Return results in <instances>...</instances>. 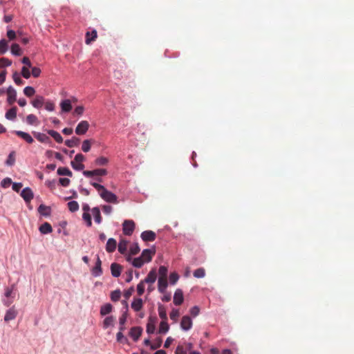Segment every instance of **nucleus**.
<instances>
[{"instance_id": "obj_39", "label": "nucleus", "mask_w": 354, "mask_h": 354, "mask_svg": "<svg viewBox=\"0 0 354 354\" xmlns=\"http://www.w3.org/2000/svg\"><path fill=\"white\" fill-rule=\"evenodd\" d=\"M92 140H85L83 141L82 142V150L84 151V152H88L91 149V143H92Z\"/></svg>"}, {"instance_id": "obj_32", "label": "nucleus", "mask_w": 354, "mask_h": 354, "mask_svg": "<svg viewBox=\"0 0 354 354\" xmlns=\"http://www.w3.org/2000/svg\"><path fill=\"white\" fill-rule=\"evenodd\" d=\"M113 309V306L111 304H106L102 306L100 308V314L102 316L109 314Z\"/></svg>"}, {"instance_id": "obj_57", "label": "nucleus", "mask_w": 354, "mask_h": 354, "mask_svg": "<svg viewBox=\"0 0 354 354\" xmlns=\"http://www.w3.org/2000/svg\"><path fill=\"white\" fill-rule=\"evenodd\" d=\"M179 279V276L176 272H172L169 275V281L171 284H175Z\"/></svg>"}, {"instance_id": "obj_35", "label": "nucleus", "mask_w": 354, "mask_h": 354, "mask_svg": "<svg viewBox=\"0 0 354 354\" xmlns=\"http://www.w3.org/2000/svg\"><path fill=\"white\" fill-rule=\"evenodd\" d=\"M169 329V324L167 322V320H162L160 324L158 333H166Z\"/></svg>"}, {"instance_id": "obj_7", "label": "nucleus", "mask_w": 354, "mask_h": 354, "mask_svg": "<svg viewBox=\"0 0 354 354\" xmlns=\"http://www.w3.org/2000/svg\"><path fill=\"white\" fill-rule=\"evenodd\" d=\"M21 196L24 198L26 203H30L33 198L34 194L30 188L26 187L21 191Z\"/></svg>"}, {"instance_id": "obj_52", "label": "nucleus", "mask_w": 354, "mask_h": 354, "mask_svg": "<svg viewBox=\"0 0 354 354\" xmlns=\"http://www.w3.org/2000/svg\"><path fill=\"white\" fill-rule=\"evenodd\" d=\"M91 185L97 190L100 195V193L103 192V191L106 189L103 185L97 183L91 182Z\"/></svg>"}, {"instance_id": "obj_24", "label": "nucleus", "mask_w": 354, "mask_h": 354, "mask_svg": "<svg viewBox=\"0 0 354 354\" xmlns=\"http://www.w3.org/2000/svg\"><path fill=\"white\" fill-rule=\"evenodd\" d=\"M143 306L142 299H135L131 303V308L136 312L140 311Z\"/></svg>"}, {"instance_id": "obj_28", "label": "nucleus", "mask_w": 354, "mask_h": 354, "mask_svg": "<svg viewBox=\"0 0 354 354\" xmlns=\"http://www.w3.org/2000/svg\"><path fill=\"white\" fill-rule=\"evenodd\" d=\"M129 242L126 240H121L118 244V251L120 253L124 254L127 251Z\"/></svg>"}, {"instance_id": "obj_50", "label": "nucleus", "mask_w": 354, "mask_h": 354, "mask_svg": "<svg viewBox=\"0 0 354 354\" xmlns=\"http://www.w3.org/2000/svg\"><path fill=\"white\" fill-rule=\"evenodd\" d=\"M117 341L120 343H127L128 339L127 337H125L123 334L122 331L120 330L117 335H116Z\"/></svg>"}, {"instance_id": "obj_19", "label": "nucleus", "mask_w": 354, "mask_h": 354, "mask_svg": "<svg viewBox=\"0 0 354 354\" xmlns=\"http://www.w3.org/2000/svg\"><path fill=\"white\" fill-rule=\"evenodd\" d=\"M157 278V274L155 270H151L147 277L142 281L144 283H153Z\"/></svg>"}, {"instance_id": "obj_29", "label": "nucleus", "mask_w": 354, "mask_h": 354, "mask_svg": "<svg viewBox=\"0 0 354 354\" xmlns=\"http://www.w3.org/2000/svg\"><path fill=\"white\" fill-rule=\"evenodd\" d=\"M91 212H92L93 216L94 217L95 221L97 223H100L102 221V217H101V214H100L99 207H93L91 209Z\"/></svg>"}, {"instance_id": "obj_62", "label": "nucleus", "mask_w": 354, "mask_h": 354, "mask_svg": "<svg viewBox=\"0 0 354 354\" xmlns=\"http://www.w3.org/2000/svg\"><path fill=\"white\" fill-rule=\"evenodd\" d=\"M179 311L177 309H173L170 313V318L174 321H176L177 318L179 317Z\"/></svg>"}, {"instance_id": "obj_46", "label": "nucleus", "mask_w": 354, "mask_h": 354, "mask_svg": "<svg viewBox=\"0 0 354 354\" xmlns=\"http://www.w3.org/2000/svg\"><path fill=\"white\" fill-rule=\"evenodd\" d=\"M121 296V292L119 290H114L111 293V299L113 301H118Z\"/></svg>"}, {"instance_id": "obj_9", "label": "nucleus", "mask_w": 354, "mask_h": 354, "mask_svg": "<svg viewBox=\"0 0 354 354\" xmlns=\"http://www.w3.org/2000/svg\"><path fill=\"white\" fill-rule=\"evenodd\" d=\"M156 237V233L151 230L144 231L141 234V238L144 241H153Z\"/></svg>"}, {"instance_id": "obj_4", "label": "nucleus", "mask_w": 354, "mask_h": 354, "mask_svg": "<svg viewBox=\"0 0 354 354\" xmlns=\"http://www.w3.org/2000/svg\"><path fill=\"white\" fill-rule=\"evenodd\" d=\"M89 128V123L86 120L81 121L75 128L77 135H84Z\"/></svg>"}, {"instance_id": "obj_48", "label": "nucleus", "mask_w": 354, "mask_h": 354, "mask_svg": "<svg viewBox=\"0 0 354 354\" xmlns=\"http://www.w3.org/2000/svg\"><path fill=\"white\" fill-rule=\"evenodd\" d=\"M24 93L27 97H32L35 93V90L32 86H26L24 89Z\"/></svg>"}, {"instance_id": "obj_8", "label": "nucleus", "mask_w": 354, "mask_h": 354, "mask_svg": "<svg viewBox=\"0 0 354 354\" xmlns=\"http://www.w3.org/2000/svg\"><path fill=\"white\" fill-rule=\"evenodd\" d=\"M8 102L9 104H12L17 100V92L12 86H9L7 89Z\"/></svg>"}, {"instance_id": "obj_49", "label": "nucleus", "mask_w": 354, "mask_h": 354, "mask_svg": "<svg viewBox=\"0 0 354 354\" xmlns=\"http://www.w3.org/2000/svg\"><path fill=\"white\" fill-rule=\"evenodd\" d=\"M82 218L86 222L88 227H91L92 225L91 216L89 212H84L82 214Z\"/></svg>"}, {"instance_id": "obj_27", "label": "nucleus", "mask_w": 354, "mask_h": 354, "mask_svg": "<svg viewBox=\"0 0 354 354\" xmlns=\"http://www.w3.org/2000/svg\"><path fill=\"white\" fill-rule=\"evenodd\" d=\"M156 329L155 326V319H153L152 317H149V322L147 324V333L148 334H152L154 333Z\"/></svg>"}, {"instance_id": "obj_6", "label": "nucleus", "mask_w": 354, "mask_h": 354, "mask_svg": "<svg viewBox=\"0 0 354 354\" xmlns=\"http://www.w3.org/2000/svg\"><path fill=\"white\" fill-rule=\"evenodd\" d=\"M142 329L141 327L135 326L132 327L129 331V336L133 339L134 342L138 341L142 335Z\"/></svg>"}, {"instance_id": "obj_13", "label": "nucleus", "mask_w": 354, "mask_h": 354, "mask_svg": "<svg viewBox=\"0 0 354 354\" xmlns=\"http://www.w3.org/2000/svg\"><path fill=\"white\" fill-rule=\"evenodd\" d=\"M155 254V251L149 249H145L142 251L140 257L145 261V262H149L152 259V256Z\"/></svg>"}, {"instance_id": "obj_37", "label": "nucleus", "mask_w": 354, "mask_h": 354, "mask_svg": "<svg viewBox=\"0 0 354 354\" xmlns=\"http://www.w3.org/2000/svg\"><path fill=\"white\" fill-rule=\"evenodd\" d=\"M115 318L113 316L106 317L103 322L104 328H107L111 326H113Z\"/></svg>"}, {"instance_id": "obj_12", "label": "nucleus", "mask_w": 354, "mask_h": 354, "mask_svg": "<svg viewBox=\"0 0 354 354\" xmlns=\"http://www.w3.org/2000/svg\"><path fill=\"white\" fill-rule=\"evenodd\" d=\"M14 133L29 144H32L34 142L33 138L28 133L21 131H15Z\"/></svg>"}, {"instance_id": "obj_45", "label": "nucleus", "mask_w": 354, "mask_h": 354, "mask_svg": "<svg viewBox=\"0 0 354 354\" xmlns=\"http://www.w3.org/2000/svg\"><path fill=\"white\" fill-rule=\"evenodd\" d=\"M8 50V41L3 39L0 41V53L4 54Z\"/></svg>"}, {"instance_id": "obj_42", "label": "nucleus", "mask_w": 354, "mask_h": 354, "mask_svg": "<svg viewBox=\"0 0 354 354\" xmlns=\"http://www.w3.org/2000/svg\"><path fill=\"white\" fill-rule=\"evenodd\" d=\"M193 274L196 278H203L205 275V270L204 268H200L195 270Z\"/></svg>"}, {"instance_id": "obj_33", "label": "nucleus", "mask_w": 354, "mask_h": 354, "mask_svg": "<svg viewBox=\"0 0 354 354\" xmlns=\"http://www.w3.org/2000/svg\"><path fill=\"white\" fill-rule=\"evenodd\" d=\"M26 122L30 125H37L39 124L38 119L34 114H29L26 116Z\"/></svg>"}, {"instance_id": "obj_21", "label": "nucleus", "mask_w": 354, "mask_h": 354, "mask_svg": "<svg viewBox=\"0 0 354 354\" xmlns=\"http://www.w3.org/2000/svg\"><path fill=\"white\" fill-rule=\"evenodd\" d=\"M158 288L161 293L165 292L167 287V278L159 277Z\"/></svg>"}, {"instance_id": "obj_43", "label": "nucleus", "mask_w": 354, "mask_h": 354, "mask_svg": "<svg viewBox=\"0 0 354 354\" xmlns=\"http://www.w3.org/2000/svg\"><path fill=\"white\" fill-rule=\"evenodd\" d=\"M108 162H109L108 158H106L104 156H100L95 160V165H99V166L106 165H107Z\"/></svg>"}, {"instance_id": "obj_22", "label": "nucleus", "mask_w": 354, "mask_h": 354, "mask_svg": "<svg viewBox=\"0 0 354 354\" xmlns=\"http://www.w3.org/2000/svg\"><path fill=\"white\" fill-rule=\"evenodd\" d=\"M60 106L63 112H70L72 109L71 101L70 100H62Z\"/></svg>"}, {"instance_id": "obj_11", "label": "nucleus", "mask_w": 354, "mask_h": 354, "mask_svg": "<svg viewBox=\"0 0 354 354\" xmlns=\"http://www.w3.org/2000/svg\"><path fill=\"white\" fill-rule=\"evenodd\" d=\"M184 300L183 291L177 289L174 295V304L176 306L180 305Z\"/></svg>"}, {"instance_id": "obj_44", "label": "nucleus", "mask_w": 354, "mask_h": 354, "mask_svg": "<svg viewBox=\"0 0 354 354\" xmlns=\"http://www.w3.org/2000/svg\"><path fill=\"white\" fill-rule=\"evenodd\" d=\"M127 322V313H124L122 315V316L119 319V323H120V330L123 331L125 329L124 324Z\"/></svg>"}, {"instance_id": "obj_5", "label": "nucleus", "mask_w": 354, "mask_h": 354, "mask_svg": "<svg viewBox=\"0 0 354 354\" xmlns=\"http://www.w3.org/2000/svg\"><path fill=\"white\" fill-rule=\"evenodd\" d=\"M192 320L188 315H185L182 317L180 322V327L184 330H188L192 327Z\"/></svg>"}, {"instance_id": "obj_3", "label": "nucleus", "mask_w": 354, "mask_h": 354, "mask_svg": "<svg viewBox=\"0 0 354 354\" xmlns=\"http://www.w3.org/2000/svg\"><path fill=\"white\" fill-rule=\"evenodd\" d=\"M135 229V223L131 220H126L123 223V233L127 236H130Z\"/></svg>"}, {"instance_id": "obj_23", "label": "nucleus", "mask_w": 354, "mask_h": 354, "mask_svg": "<svg viewBox=\"0 0 354 354\" xmlns=\"http://www.w3.org/2000/svg\"><path fill=\"white\" fill-rule=\"evenodd\" d=\"M33 134L36 139H37L41 142L47 143L50 142V138L44 133L33 132Z\"/></svg>"}, {"instance_id": "obj_31", "label": "nucleus", "mask_w": 354, "mask_h": 354, "mask_svg": "<svg viewBox=\"0 0 354 354\" xmlns=\"http://www.w3.org/2000/svg\"><path fill=\"white\" fill-rule=\"evenodd\" d=\"M48 133L52 136L57 142L62 143L63 142L62 136L57 131L54 130H48Z\"/></svg>"}, {"instance_id": "obj_1", "label": "nucleus", "mask_w": 354, "mask_h": 354, "mask_svg": "<svg viewBox=\"0 0 354 354\" xmlns=\"http://www.w3.org/2000/svg\"><path fill=\"white\" fill-rule=\"evenodd\" d=\"M100 196L107 203H112L115 204L118 203L117 196L106 189H105L103 192L100 193Z\"/></svg>"}, {"instance_id": "obj_38", "label": "nucleus", "mask_w": 354, "mask_h": 354, "mask_svg": "<svg viewBox=\"0 0 354 354\" xmlns=\"http://www.w3.org/2000/svg\"><path fill=\"white\" fill-rule=\"evenodd\" d=\"M38 212L42 215L48 216L50 214V209L49 207L41 204L38 207Z\"/></svg>"}, {"instance_id": "obj_64", "label": "nucleus", "mask_w": 354, "mask_h": 354, "mask_svg": "<svg viewBox=\"0 0 354 354\" xmlns=\"http://www.w3.org/2000/svg\"><path fill=\"white\" fill-rule=\"evenodd\" d=\"M175 354H187V351L183 346L178 345L176 349Z\"/></svg>"}, {"instance_id": "obj_40", "label": "nucleus", "mask_w": 354, "mask_h": 354, "mask_svg": "<svg viewBox=\"0 0 354 354\" xmlns=\"http://www.w3.org/2000/svg\"><path fill=\"white\" fill-rule=\"evenodd\" d=\"M67 205H68V209L71 212H75L77 211L79 209V204L77 201H73L68 202Z\"/></svg>"}, {"instance_id": "obj_34", "label": "nucleus", "mask_w": 354, "mask_h": 354, "mask_svg": "<svg viewBox=\"0 0 354 354\" xmlns=\"http://www.w3.org/2000/svg\"><path fill=\"white\" fill-rule=\"evenodd\" d=\"M57 172L60 176H68L70 177L73 176L72 171L68 167H59Z\"/></svg>"}, {"instance_id": "obj_15", "label": "nucleus", "mask_w": 354, "mask_h": 354, "mask_svg": "<svg viewBox=\"0 0 354 354\" xmlns=\"http://www.w3.org/2000/svg\"><path fill=\"white\" fill-rule=\"evenodd\" d=\"M116 246H117L116 241L113 238H110L107 241V243L106 245V250L109 253L113 252L115 250Z\"/></svg>"}, {"instance_id": "obj_63", "label": "nucleus", "mask_w": 354, "mask_h": 354, "mask_svg": "<svg viewBox=\"0 0 354 354\" xmlns=\"http://www.w3.org/2000/svg\"><path fill=\"white\" fill-rule=\"evenodd\" d=\"M84 111V107L83 106H77L73 111V115H82Z\"/></svg>"}, {"instance_id": "obj_55", "label": "nucleus", "mask_w": 354, "mask_h": 354, "mask_svg": "<svg viewBox=\"0 0 354 354\" xmlns=\"http://www.w3.org/2000/svg\"><path fill=\"white\" fill-rule=\"evenodd\" d=\"M158 272H159V274H160L159 277L167 278V268L165 266H161L159 268Z\"/></svg>"}, {"instance_id": "obj_17", "label": "nucleus", "mask_w": 354, "mask_h": 354, "mask_svg": "<svg viewBox=\"0 0 354 354\" xmlns=\"http://www.w3.org/2000/svg\"><path fill=\"white\" fill-rule=\"evenodd\" d=\"M127 261H132V264L136 268H141L145 263V261L140 257L132 259V258L130 256H128L127 257Z\"/></svg>"}, {"instance_id": "obj_2", "label": "nucleus", "mask_w": 354, "mask_h": 354, "mask_svg": "<svg viewBox=\"0 0 354 354\" xmlns=\"http://www.w3.org/2000/svg\"><path fill=\"white\" fill-rule=\"evenodd\" d=\"M107 174V171L105 169H96L92 171L85 170L83 171V175L87 178H91L95 176H103Z\"/></svg>"}, {"instance_id": "obj_56", "label": "nucleus", "mask_w": 354, "mask_h": 354, "mask_svg": "<svg viewBox=\"0 0 354 354\" xmlns=\"http://www.w3.org/2000/svg\"><path fill=\"white\" fill-rule=\"evenodd\" d=\"M137 292L139 296H141L145 292V283L141 281L137 286Z\"/></svg>"}, {"instance_id": "obj_18", "label": "nucleus", "mask_w": 354, "mask_h": 354, "mask_svg": "<svg viewBox=\"0 0 354 354\" xmlns=\"http://www.w3.org/2000/svg\"><path fill=\"white\" fill-rule=\"evenodd\" d=\"M44 97L41 95H37L36 97L31 102L32 105L37 109L41 108L44 104Z\"/></svg>"}, {"instance_id": "obj_53", "label": "nucleus", "mask_w": 354, "mask_h": 354, "mask_svg": "<svg viewBox=\"0 0 354 354\" xmlns=\"http://www.w3.org/2000/svg\"><path fill=\"white\" fill-rule=\"evenodd\" d=\"M91 185L97 190L100 195V193L103 192V191L106 189L103 185L97 183L91 182Z\"/></svg>"}, {"instance_id": "obj_54", "label": "nucleus", "mask_w": 354, "mask_h": 354, "mask_svg": "<svg viewBox=\"0 0 354 354\" xmlns=\"http://www.w3.org/2000/svg\"><path fill=\"white\" fill-rule=\"evenodd\" d=\"M21 75L26 79L30 78L31 73L29 71V68L26 66H23L21 68Z\"/></svg>"}, {"instance_id": "obj_25", "label": "nucleus", "mask_w": 354, "mask_h": 354, "mask_svg": "<svg viewBox=\"0 0 354 354\" xmlns=\"http://www.w3.org/2000/svg\"><path fill=\"white\" fill-rule=\"evenodd\" d=\"M17 108L16 106H13L6 112V118L8 120H13L17 118Z\"/></svg>"}, {"instance_id": "obj_47", "label": "nucleus", "mask_w": 354, "mask_h": 354, "mask_svg": "<svg viewBox=\"0 0 354 354\" xmlns=\"http://www.w3.org/2000/svg\"><path fill=\"white\" fill-rule=\"evenodd\" d=\"M12 78H13V80H14L15 83L17 85H22L24 83V82L20 77L19 74L17 72H15L13 73Z\"/></svg>"}, {"instance_id": "obj_41", "label": "nucleus", "mask_w": 354, "mask_h": 354, "mask_svg": "<svg viewBox=\"0 0 354 354\" xmlns=\"http://www.w3.org/2000/svg\"><path fill=\"white\" fill-rule=\"evenodd\" d=\"M11 52L13 55L19 56L21 55L22 52L20 48V46L17 44H13L11 46Z\"/></svg>"}, {"instance_id": "obj_30", "label": "nucleus", "mask_w": 354, "mask_h": 354, "mask_svg": "<svg viewBox=\"0 0 354 354\" xmlns=\"http://www.w3.org/2000/svg\"><path fill=\"white\" fill-rule=\"evenodd\" d=\"M39 231L41 234H49L52 232L53 228L48 223H44L39 227Z\"/></svg>"}, {"instance_id": "obj_51", "label": "nucleus", "mask_w": 354, "mask_h": 354, "mask_svg": "<svg viewBox=\"0 0 354 354\" xmlns=\"http://www.w3.org/2000/svg\"><path fill=\"white\" fill-rule=\"evenodd\" d=\"M71 165L75 170L81 171L84 168V165L82 163L75 162V161H71Z\"/></svg>"}, {"instance_id": "obj_26", "label": "nucleus", "mask_w": 354, "mask_h": 354, "mask_svg": "<svg viewBox=\"0 0 354 354\" xmlns=\"http://www.w3.org/2000/svg\"><path fill=\"white\" fill-rule=\"evenodd\" d=\"M80 142V139L79 138L73 137L70 140H66L65 141V145L68 147H77L79 145Z\"/></svg>"}, {"instance_id": "obj_10", "label": "nucleus", "mask_w": 354, "mask_h": 354, "mask_svg": "<svg viewBox=\"0 0 354 354\" xmlns=\"http://www.w3.org/2000/svg\"><path fill=\"white\" fill-rule=\"evenodd\" d=\"M101 265H102V261H101L99 256H97V261L95 263V266L92 269V274L93 276L99 277L102 274Z\"/></svg>"}, {"instance_id": "obj_20", "label": "nucleus", "mask_w": 354, "mask_h": 354, "mask_svg": "<svg viewBox=\"0 0 354 354\" xmlns=\"http://www.w3.org/2000/svg\"><path fill=\"white\" fill-rule=\"evenodd\" d=\"M97 37V34L95 30H93L91 32H87L86 33V44H90L92 41H94L96 39Z\"/></svg>"}, {"instance_id": "obj_61", "label": "nucleus", "mask_w": 354, "mask_h": 354, "mask_svg": "<svg viewBox=\"0 0 354 354\" xmlns=\"http://www.w3.org/2000/svg\"><path fill=\"white\" fill-rule=\"evenodd\" d=\"M11 184L12 180L10 178H6L1 182V185L4 188L8 187Z\"/></svg>"}, {"instance_id": "obj_60", "label": "nucleus", "mask_w": 354, "mask_h": 354, "mask_svg": "<svg viewBox=\"0 0 354 354\" xmlns=\"http://www.w3.org/2000/svg\"><path fill=\"white\" fill-rule=\"evenodd\" d=\"M45 109L48 111H53L55 109V104L53 102H44Z\"/></svg>"}, {"instance_id": "obj_36", "label": "nucleus", "mask_w": 354, "mask_h": 354, "mask_svg": "<svg viewBox=\"0 0 354 354\" xmlns=\"http://www.w3.org/2000/svg\"><path fill=\"white\" fill-rule=\"evenodd\" d=\"M158 310L160 317L162 320H167V315L165 307L162 304H159Z\"/></svg>"}, {"instance_id": "obj_59", "label": "nucleus", "mask_w": 354, "mask_h": 354, "mask_svg": "<svg viewBox=\"0 0 354 354\" xmlns=\"http://www.w3.org/2000/svg\"><path fill=\"white\" fill-rule=\"evenodd\" d=\"M12 64V62L6 57L0 58V66L2 67L9 66Z\"/></svg>"}, {"instance_id": "obj_16", "label": "nucleus", "mask_w": 354, "mask_h": 354, "mask_svg": "<svg viewBox=\"0 0 354 354\" xmlns=\"http://www.w3.org/2000/svg\"><path fill=\"white\" fill-rule=\"evenodd\" d=\"M111 274L115 277H118L122 271V266L116 263H113L111 265Z\"/></svg>"}, {"instance_id": "obj_14", "label": "nucleus", "mask_w": 354, "mask_h": 354, "mask_svg": "<svg viewBox=\"0 0 354 354\" xmlns=\"http://www.w3.org/2000/svg\"><path fill=\"white\" fill-rule=\"evenodd\" d=\"M17 312L15 309L14 307L10 308L9 310H8L6 313V315L4 316V320L6 322H9L10 320H12L15 319L17 317Z\"/></svg>"}, {"instance_id": "obj_58", "label": "nucleus", "mask_w": 354, "mask_h": 354, "mask_svg": "<svg viewBox=\"0 0 354 354\" xmlns=\"http://www.w3.org/2000/svg\"><path fill=\"white\" fill-rule=\"evenodd\" d=\"M140 252V247L138 243H135L130 248V254L131 255H135Z\"/></svg>"}]
</instances>
